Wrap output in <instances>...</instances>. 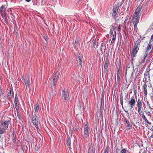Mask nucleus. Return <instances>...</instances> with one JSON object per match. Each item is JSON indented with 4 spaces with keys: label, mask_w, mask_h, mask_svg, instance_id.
I'll list each match as a JSON object with an SVG mask.
<instances>
[{
    "label": "nucleus",
    "mask_w": 153,
    "mask_h": 153,
    "mask_svg": "<svg viewBox=\"0 0 153 153\" xmlns=\"http://www.w3.org/2000/svg\"><path fill=\"white\" fill-rule=\"evenodd\" d=\"M124 1H125V0H123L122 1V2H124Z\"/></svg>",
    "instance_id": "0e129e2a"
},
{
    "label": "nucleus",
    "mask_w": 153,
    "mask_h": 153,
    "mask_svg": "<svg viewBox=\"0 0 153 153\" xmlns=\"http://www.w3.org/2000/svg\"><path fill=\"white\" fill-rule=\"evenodd\" d=\"M98 41L96 39H95L94 40H93L91 45L92 48L94 49L97 47L98 46Z\"/></svg>",
    "instance_id": "2eb2a0df"
},
{
    "label": "nucleus",
    "mask_w": 153,
    "mask_h": 153,
    "mask_svg": "<svg viewBox=\"0 0 153 153\" xmlns=\"http://www.w3.org/2000/svg\"><path fill=\"white\" fill-rule=\"evenodd\" d=\"M4 21L5 22L6 24L8 23V20L7 17H6V15H5V16H4Z\"/></svg>",
    "instance_id": "4c0bfd02"
},
{
    "label": "nucleus",
    "mask_w": 153,
    "mask_h": 153,
    "mask_svg": "<svg viewBox=\"0 0 153 153\" xmlns=\"http://www.w3.org/2000/svg\"><path fill=\"white\" fill-rule=\"evenodd\" d=\"M109 151V146H107L104 153H108Z\"/></svg>",
    "instance_id": "c756f323"
},
{
    "label": "nucleus",
    "mask_w": 153,
    "mask_h": 153,
    "mask_svg": "<svg viewBox=\"0 0 153 153\" xmlns=\"http://www.w3.org/2000/svg\"><path fill=\"white\" fill-rule=\"evenodd\" d=\"M6 8L4 5H2L0 8V12L1 16L2 17H4V16H5V14Z\"/></svg>",
    "instance_id": "ddd939ff"
},
{
    "label": "nucleus",
    "mask_w": 153,
    "mask_h": 153,
    "mask_svg": "<svg viewBox=\"0 0 153 153\" xmlns=\"http://www.w3.org/2000/svg\"><path fill=\"white\" fill-rule=\"evenodd\" d=\"M15 108L16 110V111H19V102L14 103Z\"/></svg>",
    "instance_id": "b1692460"
},
{
    "label": "nucleus",
    "mask_w": 153,
    "mask_h": 153,
    "mask_svg": "<svg viewBox=\"0 0 153 153\" xmlns=\"http://www.w3.org/2000/svg\"><path fill=\"white\" fill-rule=\"evenodd\" d=\"M39 109V106L38 103L36 104L34 106L35 111L36 113L38 112Z\"/></svg>",
    "instance_id": "4be33fe9"
},
{
    "label": "nucleus",
    "mask_w": 153,
    "mask_h": 153,
    "mask_svg": "<svg viewBox=\"0 0 153 153\" xmlns=\"http://www.w3.org/2000/svg\"><path fill=\"white\" fill-rule=\"evenodd\" d=\"M148 116H149L150 117H151V115L150 114H151V113H150V111H148Z\"/></svg>",
    "instance_id": "de8ad7c7"
},
{
    "label": "nucleus",
    "mask_w": 153,
    "mask_h": 153,
    "mask_svg": "<svg viewBox=\"0 0 153 153\" xmlns=\"http://www.w3.org/2000/svg\"><path fill=\"white\" fill-rule=\"evenodd\" d=\"M120 104L122 105V107H123V94L121 93L120 97Z\"/></svg>",
    "instance_id": "412c9836"
},
{
    "label": "nucleus",
    "mask_w": 153,
    "mask_h": 153,
    "mask_svg": "<svg viewBox=\"0 0 153 153\" xmlns=\"http://www.w3.org/2000/svg\"><path fill=\"white\" fill-rule=\"evenodd\" d=\"M78 58H79V61H82V57L80 56H78Z\"/></svg>",
    "instance_id": "c03bdc74"
},
{
    "label": "nucleus",
    "mask_w": 153,
    "mask_h": 153,
    "mask_svg": "<svg viewBox=\"0 0 153 153\" xmlns=\"http://www.w3.org/2000/svg\"><path fill=\"white\" fill-rule=\"evenodd\" d=\"M147 85L146 83H145V84L143 86V90H145L147 89Z\"/></svg>",
    "instance_id": "e433bc0d"
},
{
    "label": "nucleus",
    "mask_w": 153,
    "mask_h": 153,
    "mask_svg": "<svg viewBox=\"0 0 153 153\" xmlns=\"http://www.w3.org/2000/svg\"><path fill=\"white\" fill-rule=\"evenodd\" d=\"M82 61H79V64L80 65H81V67L82 66Z\"/></svg>",
    "instance_id": "8fccbe9b"
},
{
    "label": "nucleus",
    "mask_w": 153,
    "mask_h": 153,
    "mask_svg": "<svg viewBox=\"0 0 153 153\" xmlns=\"http://www.w3.org/2000/svg\"><path fill=\"white\" fill-rule=\"evenodd\" d=\"M141 7H138L135 10L134 14L133 16L134 21L139 22L140 17L141 15Z\"/></svg>",
    "instance_id": "f257e3e1"
},
{
    "label": "nucleus",
    "mask_w": 153,
    "mask_h": 153,
    "mask_svg": "<svg viewBox=\"0 0 153 153\" xmlns=\"http://www.w3.org/2000/svg\"><path fill=\"white\" fill-rule=\"evenodd\" d=\"M79 38H76L75 40V43L79 44Z\"/></svg>",
    "instance_id": "f704fd0d"
},
{
    "label": "nucleus",
    "mask_w": 153,
    "mask_h": 153,
    "mask_svg": "<svg viewBox=\"0 0 153 153\" xmlns=\"http://www.w3.org/2000/svg\"><path fill=\"white\" fill-rule=\"evenodd\" d=\"M119 8V6L114 7L113 9V12L112 13V16L113 17H115L117 15Z\"/></svg>",
    "instance_id": "dca6fc26"
},
{
    "label": "nucleus",
    "mask_w": 153,
    "mask_h": 153,
    "mask_svg": "<svg viewBox=\"0 0 153 153\" xmlns=\"http://www.w3.org/2000/svg\"><path fill=\"white\" fill-rule=\"evenodd\" d=\"M3 120L1 122V126L4 127L5 129L8 128V125L9 123L10 122V120H5L3 121Z\"/></svg>",
    "instance_id": "9b49d317"
},
{
    "label": "nucleus",
    "mask_w": 153,
    "mask_h": 153,
    "mask_svg": "<svg viewBox=\"0 0 153 153\" xmlns=\"http://www.w3.org/2000/svg\"><path fill=\"white\" fill-rule=\"evenodd\" d=\"M141 41L140 40H138L136 43H135V44L134 45L137 46V47L138 46L140 45V43Z\"/></svg>",
    "instance_id": "a878e982"
},
{
    "label": "nucleus",
    "mask_w": 153,
    "mask_h": 153,
    "mask_svg": "<svg viewBox=\"0 0 153 153\" xmlns=\"http://www.w3.org/2000/svg\"><path fill=\"white\" fill-rule=\"evenodd\" d=\"M109 62V61L108 59V56H105V63L104 65V68L106 70L108 68V64Z\"/></svg>",
    "instance_id": "a211bd4d"
},
{
    "label": "nucleus",
    "mask_w": 153,
    "mask_h": 153,
    "mask_svg": "<svg viewBox=\"0 0 153 153\" xmlns=\"http://www.w3.org/2000/svg\"><path fill=\"white\" fill-rule=\"evenodd\" d=\"M67 145L69 146L71 144V139H68L67 140L66 143Z\"/></svg>",
    "instance_id": "2f4dec72"
},
{
    "label": "nucleus",
    "mask_w": 153,
    "mask_h": 153,
    "mask_svg": "<svg viewBox=\"0 0 153 153\" xmlns=\"http://www.w3.org/2000/svg\"><path fill=\"white\" fill-rule=\"evenodd\" d=\"M137 106L136 108H137L138 111L142 109H143V104L141 100L140 99H138V100H136Z\"/></svg>",
    "instance_id": "9d476101"
},
{
    "label": "nucleus",
    "mask_w": 153,
    "mask_h": 153,
    "mask_svg": "<svg viewBox=\"0 0 153 153\" xmlns=\"http://www.w3.org/2000/svg\"><path fill=\"white\" fill-rule=\"evenodd\" d=\"M152 40V41H153V34L151 36V40Z\"/></svg>",
    "instance_id": "864d4df0"
},
{
    "label": "nucleus",
    "mask_w": 153,
    "mask_h": 153,
    "mask_svg": "<svg viewBox=\"0 0 153 153\" xmlns=\"http://www.w3.org/2000/svg\"><path fill=\"white\" fill-rule=\"evenodd\" d=\"M148 55H147V53H145L144 57L142 58L139 61V63L140 64L141 63H143L145 62V60H146V61L148 60Z\"/></svg>",
    "instance_id": "4468645a"
},
{
    "label": "nucleus",
    "mask_w": 153,
    "mask_h": 153,
    "mask_svg": "<svg viewBox=\"0 0 153 153\" xmlns=\"http://www.w3.org/2000/svg\"><path fill=\"white\" fill-rule=\"evenodd\" d=\"M13 90L12 89H10L9 91V92L8 94H7V98L9 99H11L13 97Z\"/></svg>",
    "instance_id": "f3484780"
},
{
    "label": "nucleus",
    "mask_w": 153,
    "mask_h": 153,
    "mask_svg": "<svg viewBox=\"0 0 153 153\" xmlns=\"http://www.w3.org/2000/svg\"><path fill=\"white\" fill-rule=\"evenodd\" d=\"M22 80L23 81H24L27 88V87L29 88L30 87V76H28L26 78H22Z\"/></svg>",
    "instance_id": "0eeeda50"
},
{
    "label": "nucleus",
    "mask_w": 153,
    "mask_h": 153,
    "mask_svg": "<svg viewBox=\"0 0 153 153\" xmlns=\"http://www.w3.org/2000/svg\"><path fill=\"white\" fill-rule=\"evenodd\" d=\"M133 72H132L131 74V76H132V75L133 74Z\"/></svg>",
    "instance_id": "69168bd1"
},
{
    "label": "nucleus",
    "mask_w": 153,
    "mask_h": 153,
    "mask_svg": "<svg viewBox=\"0 0 153 153\" xmlns=\"http://www.w3.org/2000/svg\"><path fill=\"white\" fill-rule=\"evenodd\" d=\"M44 38H45V40L46 41H47L48 39V36H46L45 37L44 36Z\"/></svg>",
    "instance_id": "a18cd8bd"
},
{
    "label": "nucleus",
    "mask_w": 153,
    "mask_h": 153,
    "mask_svg": "<svg viewBox=\"0 0 153 153\" xmlns=\"http://www.w3.org/2000/svg\"><path fill=\"white\" fill-rule=\"evenodd\" d=\"M17 116L18 117L20 120H22L21 118V116L19 113V111H17Z\"/></svg>",
    "instance_id": "473e14b6"
},
{
    "label": "nucleus",
    "mask_w": 153,
    "mask_h": 153,
    "mask_svg": "<svg viewBox=\"0 0 153 153\" xmlns=\"http://www.w3.org/2000/svg\"><path fill=\"white\" fill-rule=\"evenodd\" d=\"M113 30L114 31V33L112 39H113V40H115V39H116V31L115 30H116L115 28V27H113Z\"/></svg>",
    "instance_id": "5701e85b"
},
{
    "label": "nucleus",
    "mask_w": 153,
    "mask_h": 153,
    "mask_svg": "<svg viewBox=\"0 0 153 153\" xmlns=\"http://www.w3.org/2000/svg\"><path fill=\"white\" fill-rule=\"evenodd\" d=\"M148 75H149V71L146 72L144 74L145 76H147Z\"/></svg>",
    "instance_id": "ea45409f"
},
{
    "label": "nucleus",
    "mask_w": 153,
    "mask_h": 153,
    "mask_svg": "<svg viewBox=\"0 0 153 153\" xmlns=\"http://www.w3.org/2000/svg\"><path fill=\"white\" fill-rule=\"evenodd\" d=\"M120 75H119V74H118V73H117V80H120Z\"/></svg>",
    "instance_id": "a19ab883"
},
{
    "label": "nucleus",
    "mask_w": 153,
    "mask_h": 153,
    "mask_svg": "<svg viewBox=\"0 0 153 153\" xmlns=\"http://www.w3.org/2000/svg\"><path fill=\"white\" fill-rule=\"evenodd\" d=\"M58 79V75L57 73H54L52 75L53 84L54 87H56V83Z\"/></svg>",
    "instance_id": "1a4fd4ad"
},
{
    "label": "nucleus",
    "mask_w": 153,
    "mask_h": 153,
    "mask_svg": "<svg viewBox=\"0 0 153 153\" xmlns=\"http://www.w3.org/2000/svg\"><path fill=\"white\" fill-rule=\"evenodd\" d=\"M149 108L150 109V111H152L153 109V108L151 107V106L149 105Z\"/></svg>",
    "instance_id": "603ef678"
},
{
    "label": "nucleus",
    "mask_w": 153,
    "mask_h": 153,
    "mask_svg": "<svg viewBox=\"0 0 153 153\" xmlns=\"http://www.w3.org/2000/svg\"><path fill=\"white\" fill-rule=\"evenodd\" d=\"M74 130L75 131H77V129L76 128H75V129Z\"/></svg>",
    "instance_id": "e2e57ef3"
},
{
    "label": "nucleus",
    "mask_w": 153,
    "mask_h": 153,
    "mask_svg": "<svg viewBox=\"0 0 153 153\" xmlns=\"http://www.w3.org/2000/svg\"><path fill=\"white\" fill-rule=\"evenodd\" d=\"M150 137L151 138H153V133L150 136Z\"/></svg>",
    "instance_id": "4d7b16f0"
},
{
    "label": "nucleus",
    "mask_w": 153,
    "mask_h": 153,
    "mask_svg": "<svg viewBox=\"0 0 153 153\" xmlns=\"http://www.w3.org/2000/svg\"><path fill=\"white\" fill-rule=\"evenodd\" d=\"M128 150H126V149H123L121 150V153H127Z\"/></svg>",
    "instance_id": "72a5a7b5"
},
{
    "label": "nucleus",
    "mask_w": 153,
    "mask_h": 153,
    "mask_svg": "<svg viewBox=\"0 0 153 153\" xmlns=\"http://www.w3.org/2000/svg\"><path fill=\"white\" fill-rule=\"evenodd\" d=\"M135 99L137 100V97L136 95L135 98L134 97L132 96L128 102V104L129 105V107L131 108V109L133 108L135 105L136 103Z\"/></svg>",
    "instance_id": "423d86ee"
},
{
    "label": "nucleus",
    "mask_w": 153,
    "mask_h": 153,
    "mask_svg": "<svg viewBox=\"0 0 153 153\" xmlns=\"http://www.w3.org/2000/svg\"><path fill=\"white\" fill-rule=\"evenodd\" d=\"M12 135H13V137H12V140L13 142L14 143L16 142V136L14 135L13 134V133Z\"/></svg>",
    "instance_id": "393cba45"
},
{
    "label": "nucleus",
    "mask_w": 153,
    "mask_h": 153,
    "mask_svg": "<svg viewBox=\"0 0 153 153\" xmlns=\"http://www.w3.org/2000/svg\"><path fill=\"white\" fill-rule=\"evenodd\" d=\"M88 129V125L86 124H85L84 128L83 134L82 135L84 139H86L89 137Z\"/></svg>",
    "instance_id": "20e7f679"
},
{
    "label": "nucleus",
    "mask_w": 153,
    "mask_h": 153,
    "mask_svg": "<svg viewBox=\"0 0 153 153\" xmlns=\"http://www.w3.org/2000/svg\"><path fill=\"white\" fill-rule=\"evenodd\" d=\"M122 120L124 123V124L126 126V129L127 130H129L132 128V125L130 119H128L124 117Z\"/></svg>",
    "instance_id": "f03ea898"
},
{
    "label": "nucleus",
    "mask_w": 153,
    "mask_h": 153,
    "mask_svg": "<svg viewBox=\"0 0 153 153\" xmlns=\"http://www.w3.org/2000/svg\"><path fill=\"white\" fill-rule=\"evenodd\" d=\"M91 152L92 153H94L95 152V149H92L91 150Z\"/></svg>",
    "instance_id": "6e6d98bb"
},
{
    "label": "nucleus",
    "mask_w": 153,
    "mask_h": 153,
    "mask_svg": "<svg viewBox=\"0 0 153 153\" xmlns=\"http://www.w3.org/2000/svg\"><path fill=\"white\" fill-rule=\"evenodd\" d=\"M62 99L64 102H66L70 100L69 92L66 91L65 89L62 91Z\"/></svg>",
    "instance_id": "7ed1b4c3"
},
{
    "label": "nucleus",
    "mask_w": 153,
    "mask_h": 153,
    "mask_svg": "<svg viewBox=\"0 0 153 153\" xmlns=\"http://www.w3.org/2000/svg\"><path fill=\"white\" fill-rule=\"evenodd\" d=\"M35 127L36 128V129H37V132L39 134H41L40 133H39V131H40V129L38 127V126H35Z\"/></svg>",
    "instance_id": "58836bf2"
},
{
    "label": "nucleus",
    "mask_w": 153,
    "mask_h": 153,
    "mask_svg": "<svg viewBox=\"0 0 153 153\" xmlns=\"http://www.w3.org/2000/svg\"><path fill=\"white\" fill-rule=\"evenodd\" d=\"M116 153H118V152H117Z\"/></svg>",
    "instance_id": "338daca9"
},
{
    "label": "nucleus",
    "mask_w": 153,
    "mask_h": 153,
    "mask_svg": "<svg viewBox=\"0 0 153 153\" xmlns=\"http://www.w3.org/2000/svg\"><path fill=\"white\" fill-rule=\"evenodd\" d=\"M152 131H153V130H152Z\"/></svg>",
    "instance_id": "774afa93"
},
{
    "label": "nucleus",
    "mask_w": 153,
    "mask_h": 153,
    "mask_svg": "<svg viewBox=\"0 0 153 153\" xmlns=\"http://www.w3.org/2000/svg\"><path fill=\"white\" fill-rule=\"evenodd\" d=\"M104 46H105V47H106L105 46V44L104 43H102L101 44V47L103 48Z\"/></svg>",
    "instance_id": "79ce46f5"
},
{
    "label": "nucleus",
    "mask_w": 153,
    "mask_h": 153,
    "mask_svg": "<svg viewBox=\"0 0 153 153\" xmlns=\"http://www.w3.org/2000/svg\"><path fill=\"white\" fill-rule=\"evenodd\" d=\"M109 33L111 36L113 33V30L111 29H110Z\"/></svg>",
    "instance_id": "37998d69"
},
{
    "label": "nucleus",
    "mask_w": 153,
    "mask_h": 153,
    "mask_svg": "<svg viewBox=\"0 0 153 153\" xmlns=\"http://www.w3.org/2000/svg\"><path fill=\"white\" fill-rule=\"evenodd\" d=\"M31 0H26V1L27 2H29Z\"/></svg>",
    "instance_id": "680f3d73"
},
{
    "label": "nucleus",
    "mask_w": 153,
    "mask_h": 153,
    "mask_svg": "<svg viewBox=\"0 0 153 153\" xmlns=\"http://www.w3.org/2000/svg\"><path fill=\"white\" fill-rule=\"evenodd\" d=\"M115 40H113V39H112L111 41V43L114 44V43Z\"/></svg>",
    "instance_id": "3c124183"
},
{
    "label": "nucleus",
    "mask_w": 153,
    "mask_h": 153,
    "mask_svg": "<svg viewBox=\"0 0 153 153\" xmlns=\"http://www.w3.org/2000/svg\"><path fill=\"white\" fill-rule=\"evenodd\" d=\"M138 112L139 114V115L140 116H141L142 115V116L143 115H144L143 112V109H142L141 110L138 111Z\"/></svg>",
    "instance_id": "bb28decb"
},
{
    "label": "nucleus",
    "mask_w": 153,
    "mask_h": 153,
    "mask_svg": "<svg viewBox=\"0 0 153 153\" xmlns=\"http://www.w3.org/2000/svg\"><path fill=\"white\" fill-rule=\"evenodd\" d=\"M121 65H119V69L118 70V71H117V73H118V74H119V75L120 74V72H121Z\"/></svg>",
    "instance_id": "c9c22d12"
},
{
    "label": "nucleus",
    "mask_w": 153,
    "mask_h": 153,
    "mask_svg": "<svg viewBox=\"0 0 153 153\" xmlns=\"http://www.w3.org/2000/svg\"><path fill=\"white\" fill-rule=\"evenodd\" d=\"M120 80H117V82H116L117 84H119L120 83Z\"/></svg>",
    "instance_id": "5fc2aeb1"
},
{
    "label": "nucleus",
    "mask_w": 153,
    "mask_h": 153,
    "mask_svg": "<svg viewBox=\"0 0 153 153\" xmlns=\"http://www.w3.org/2000/svg\"><path fill=\"white\" fill-rule=\"evenodd\" d=\"M5 129L3 128H0V134H2L5 131Z\"/></svg>",
    "instance_id": "cd10ccee"
},
{
    "label": "nucleus",
    "mask_w": 153,
    "mask_h": 153,
    "mask_svg": "<svg viewBox=\"0 0 153 153\" xmlns=\"http://www.w3.org/2000/svg\"><path fill=\"white\" fill-rule=\"evenodd\" d=\"M118 29L119 30H120V25L119 26V27H118Z\"/></svg>",
    "instance_id": "052dcab7"
},
{
    "label": "nucleus",
    "mask_w": 153,
    "mask_h": 153,
    "mask_svg": "<svg viewBox=\"0 0 153 153\" xmlns=\"http://www.w3.org/2000/svg\"><path fill=\"white\" fill-rule=\"evenodd\" d=\"M108 70H107V69H106V70L105 69V71H104L105 73H106V74H108Z\"/></svg>",
    "instance_id": "09e8293b"
},
{
    "label": "nucleus",
    "mask_w": 153,
    "mask_h": 153,
    "mask_svg": "<svg viewBox=\"0 0 153 153\" xmlns=\"http://www.w3.org/2000/svg\"><path fill=\"white\" fill-rule=\"evenodd\" d=\"M144 94H145V95L146 96L147 94V89L144 90Z\"/></svg>",
    "instance_id": "49530a36"
},
{
    "label": "nucleus",
    "mask_w": 153,
    "mask_h": 153,
    "mask_svg": "<svg viewBox=\"0 0 153 153\" xmlns=\"http://www.w3.org/2000/svg\"><path fill=\"white\" fill-rule=\"evenodd\" d=\"M153 49V42L150 40L146 48V51L145 53L150 54L152 51Z\"/></svg>",
    "instance_id": "39448f33"
},
{
    "label": "nucleus",
    "mask_w": 153,
    "mask_h": 153,
    "mask_svg": "<svg viewBox=\"0 0 153 153\" xmlns=\"http://www.w3.org/2000/svg\"><path fill=\"white\" fill-rule=\"evenodd\" d=\"M116 115L117 116V118H115V120L116 122L117 123H118V119H119V113L117 111V112Z\"/></svg>",
    "instance_id": "c85d7f7f"
},
{
    "label": "nucleus",
    "mask_w": 153,
    "mask_h": 153,
    "mask_svg": "<svg viewBox=\"0 0 153 153\" xmlns=\"http://www.w3.org/2000/svg\"><path fill=\"white\" fill-rule=\"evenodd\" d=\"M142 117L143 119L144 120L145 123H147L149 125H151V123L148 121V120L144 115H142Z\"/></svg>",
    "instance_id": "6ab92c4d"
},
{
    "label": "nucleus",
    "mask_w": 153,
    "mask_h": 153,
    "mask_svg": "<svg viewBox=\"0 0 153 153\" xmlns=\"http://www.w3.org/2000/svg\"><path fill=\"white\" fill-rule=\"evenodd\" d=\"M139 48L137 46H134V48H133L132 52L131 53V56L132 57V60L133 61V58L135 56L137 52L138 51Z\"/></svg>",
    "instance_id": "6e6552de"
},
{
    "label": "nucleus",
    "mask_w": 153,
    "mask_h": 153,
    "mask_svg": "<svg viewBox=\"0 0 153 153\" xmlns=\"http://www.w3.org/2000/svg\"><path fill=\"white\" fill-rule=\"evenodd\" d=\"M32 123L35 126H38L39 122L38 119H37V116L35 115L32 118Z\"/></svg>",
    "instance_id": "f8f14e48"
},
{
    "label": "nucleus",
    "mask_w": 153,
    "mask_h": 153,
    "mask_svg": "<svg viewBox=\"0 0 153 153\" xmlns=\"http://www.w3.org/2000/svg\"><path fill=\"white\" fill-rule=\"evenodd\" d=\"M91 149V148L90 147H89V149H88V153H89V151H90Z\"/></svg>",
    "instance_id": "13d9d810"
},
{
    "label": "nucleus",
    "mask_w": 153,
    "mask_h": 153,
    "mask_svg": "<svg viewBox=\"0 0 153 153\" xmlns=\"http://www.w3.org/2000/svg\"><path fill=\"white\" fill-rule=\"evenodd\" d=\"M18 102V97L17 95V94H16L15 98V100H14V103L15 102Z\"/></svg>",
    "instance_id": "7c9ffc66"
},
{
    "label": "nucleus",
    "mask_w": 153,
    "mask_h": 153,
    "mask_svg": "<svg viewBox=\"0 0 153 153\" xmlns=\"http://www.w3.org/2000/svg\"><path fill=\"white\" fill-rule=\"evenodd\" d=\"M102 48H102V47H101L100 48V49L102 52Z\"/></svg>",
    "instance_id": "bf43d9fd"
},
{
    "label": "nucleus",
    "mask_w": 153,
    "mask_h": 153,
    "mask_svg": "<svg viewBox=\"0 0 153 153\" xmlns=\"http://www.w3.org/2000/svg\"><path fill=\"white\" fill-rule=\"evenodd\" d=\"M133 24H134V30L135 32H137V25L139 23V22L134 21Z\"/></svg>",
    "instance_id": "aec40b11"
}]
</instances>
